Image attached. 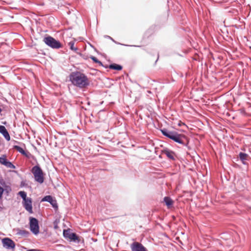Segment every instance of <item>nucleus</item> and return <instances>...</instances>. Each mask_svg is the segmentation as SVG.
Masks as SVG:
<instances>
[{"mask_svg":"<svg viewBox=\"0 0 251 251\" xmlns=\"http://www.w3.org/2000/svg\"><path fill=\"white\" fill-rule=\"evenodd\" d=\"M70 80L74 85L80 88H84L89 84L87 76L80 72L73 73L70 75Z\"/></svg>","mask_w":251,"mask_h":251,"instance_id":"f257e3e1","label":"nucleus"},{"mask_svg":"<svg viewBox=\"0 0 251 251\" xmlns=\"http://www.w3.org/2000/svg\"><path fill=\"white\" fill-rule=\"evenodd\" d=\"M161 132L163 135L179 144L185 145L188 143L187 137L184 134H179L176 131H169L166 129H162Z\"/></svg>","mask_w":251,"mask_h":251,"instance_id":"f03ea898","label":"nucleus"},{"mask_svg":"<svg viewBox=\"0 0 251 251\" xmlns=\"http://www.w3.org/2000/svg\"><path fill=\"white\" fill-rule=\"evenodd\" d=\"M31 172L34 176L35 180L40 184H42L44 181L45 174L39 166H34L31 170Z\"/></svg>","mask_w":251,"mask_h":251,"instance_id":"7ed1b4c3","label":"nucleus"},{"mask_svg":"<svg viewBox=\"0 0 251 251\" xmlns=\"http://www.w3.org/2000/svg\"><path fill=\"white\" fill-rule=\"evenodd\" d=\"M43 41L48 46L53 49H59L62 47L61 44L51 36L45 37Z\"/></svg>","mask_w":251,"mask_h":251,"instance_id":"20e7f679","label":"nucleus"},{"mask_svg":"<svg viewBox=\"0 0 251 251\" xmlns=\"http://www.w3.org/2000/svg\"><path fill=\"white\" fill-rule=\"evenodd\" d=\"M30 229L35 234H38L39 232L38 221L35 218H31L30 219Z\"/></svg>","mask_w":251,"mask_h":251,"instance_id":"39448f33","label":"nucleus"},{"mask_svg":"<svg viewBox=\"0 0 251 251\" xmlns=\"http://www.w3.org/2000/svg\"><path fill=\"white\" fill-rule=\"evenodd\" d=\"M130 247L132 251H148L142 244L137 242L131 244Z\"/></svg>","mask_w":251,"mask_h":251,"instance_id":"423d86ee","label":"nucleus"},{"mask_svg":"<svg viewBox=\"0 0 251 251\" xmlns=\"http://www.w3.org/2000/svg\"><path fill=\"white\" fill-rule=\"evenodd\" d=\"M2 242L4 247L7 249H13L15 248V244L13 240L8 238H5L2 239Z\"/></svg>","mask_w":251,"mask_h":251,"instance_id":"0eeeda50","label":"nucleus"},{"mask_svg":"<svg viewBox=\"0 0 251 251\" xmlns=\"http://www.w3.org/2000/svg\"><path fill=\"white\" fill-rule=\"evenodd\" d=\"M23 205L25 208L29 213H32V200L31 199L28 198L23 201Z\"/></svg>","mask_w":251,"mask_h":251,"instance_id":"6e6552de","label":"nucleus"},{"mask_svg":"<svg viewBox=\"0 0 251 251\" xmlns=\"http://www.w3.org/2000/svg\"><path fill=\"white\" fill-rule=\"evenodd\" d=\"M42 201H47L50 203L53 207L57 208V204L56 201L53 199L52 197L50 196H47L45 197Z\"/></svg>","mask_w":251,"mask_h":251,"instance_id":"1a4fd4ad","label":"nucleus"},{"mask_svg":"<svg viewBox=\"0 0 251 251\" xmlns=\"http://www.w3.org/2000/svg\"><path fill=\"white\" fill-rule=\"evenodd\" d=\"M0 133L3 135L7 141L10 140V136L4 126L0 125Z\"/></svg>","mask_w":251,"mask_h":251,"instance_id":"9d476101","label":"nucleus"},{"mask_svg":"<svg viewBox=\"0 0 251 251\" xmlns=\"http://www.w3.org/2000/svg\"><path fill=\"white\" fill-rule=\"evenodd\" d=\"M163 201L168 208H170L173 207V205L174 204V201L170 197H164L163 199Z\"/></svg>","mask_w":251,"mask_h":251,"instance_id":"9b49d317","label":"nucleus"},{"mask_svg":"<svg viewBox=\"0 0 251 251\" xmlns=\"http://www.w3.org/2000/svg\"><path fill=\"white\" fill-rule=\"evenodd\" d=\"M103 67L105 68H109L110 69L112 70H115L118 71H120L122 69L123 67L122 66L117 64H112L110 65L109 66H108L107 65H105L103 66Z\"/></svg>","mask_w":251,"mask_h":251,"instance_id":"f8f14e48","label":"nucleus"},{"mask_svg":"<svg viewBox=\"0 0 251 251\" xmlns=\"http://www.w3.org/2000/svg\"><path fill=\"white\" fill-rule=\"evenodd\" d=\"M164 153L165 154L168 158L171 159H174L175 154L173 151L168 150H165L164 151Z\"/></svg>","mask_w":251,"mask_h":251,"instance_id":"ddd939ff","label":"nucleus"},{"mask_svg":"<svg viewBox=\"0 0 251 251\" xmlns=\"http://www.w3.org/2000/svg\"><path fill=\"white\" fill-rule=\"evenodd\" d=\"M75 42L74 41H70L68 43V45L69 46L71 50L76 52L77 50L78 49L77 47L75 46Z\"/></svg>","mask_w":251,"mask_h":251,"instance_id":"4468645a","label":"nucleus"},{"mask_svg":"<svg viewBox=\"0 0 251 251\" xmlns=\"http://www.w3.org/2000/svg\"><path fill=\"white\" fill-rule=\"evenodd\" d=\"M13 148L15 150H16L17 151H18L19 152H20L21 153H22V154L23 155H26V152L24 150V149L23 148H22L21 147L18 146H14L13 147Z\"/></svg>","mask_w":251,"mask_h":251,"instance_id":"2eb2a0df","label":"nucleus"},{"mask_svg":"<svg viewBox=\"0 0 251 251\" xmlns=\"http://www.w3.org/2000/svg\"><path fill=\"white\" fill-rule=\"evenodd\" d=\"M90 58L95 63H98L100 65L103 66H104L103 65L101 62L99 61L96 57L92 56L90 57Z\"/></svg>","mask_w":251,"mask_h":251,"instance_id":"dca6fc26","label":"nucleus"},{"mask_svg":"<svg viewBox=\"0 0 251 251\" xmlns=\"http://www.w3.org/2000/svg\"><path fill=\"white\" fill-rule=\"evenodd\" d=\"M18 194L23 198V201L28 198L26 197V193L24 191H20Z\"/></svg>","mask_w":251,"mask_h":251,"instance_id":"f3484780","label":"nucleus"},{"mask_svg":"<svg viewBox=\"0 0 251 251\" xmlns=\"http://www.w3.org/2000/svg\"><path fill=\"white\" fill-rule=\"evenodd\" d=\"M7 168H10V169H14L15 168V166L12 164L10 162L8 161V160L6 161L4 165Z\"/></svg>","mask_w":251,"mask_h":251,"instance_id":"a211bd4d","label":"nucleus"},{"mask_svg":"<svg viewBox=\"0 0 251 251\" xmlns=\"http://www.w3.org/2000/svg\"><path fill=\"white\" fill-rule=\"evenodd\" d=\"M7 168H10V169H14L15 168V166L12 164L10 162L8 161V160L6 161L4 165Z\"/></svg>","mask_w":251,"mask_h":251,"instance_id":"6ab92c4d","label":"nucleus"},{"mask_svg":"<svg viewBox=\"0 0 251 251\" xmlns=\"http://www.w3.org/2000/svg\"><path fill=\"white\" fill-rule=\"evenodd\" d=\"M68 237L70 239L75 241L77 239V237L75 233H69V235L68 236Z\"/></svg>","mask_w":251,"mask_h":251,"instance_id":"aec40b11","label":"nucleus"},{"mask_svg":"<svg viewBox=\"0 0 251 251\" xmlns=\"http://www.w3.org/2000/svg\"><path fill=\"white\" fill-rule=\"evenodd\" d=\"M7 160L5 155H3L1 157H0V163L1 164L4 165Z\"/></svg>","mask_w":251,"mask_h":251,"instance_id":"412c9836","label":"nucleus"},{"mask_svg":"<svg viewBox=\"0 0 251 251\" xmlns=\"http://www.w3.org/2000/svg\"><path fill=\"white\" fill-rule=\"evenodd\" d=\"M239 156H240V159L242 160H246L247 156H248L247 154L242 153V152H241L239 154Z\"/></svg>","mask_w":251,"mask_h":251,"instance_id":"4be33fe9","label":"nucleus"},{"mask_svg":"<svg viewBox=\"0 0 251 251\" xmlns=\"http://www.w3.org/2000/svg\"><path fill=\"white\" fill-rule=\"evenodd\" d=\"M3 191H4V190H3V188L1 187V186H0V199L2 197V195L3 193Z\"/></svg>","mask_w":251,"mask_h":251,"instance_id":"5701e85b","label":"nucleus"},{"mask_svg":"<svg viewBox=\"0 0 251 251\" xmlns=\"http://www.w3.org/2000/svg\"><path fill=\"white\" fill-rule=\"evenodd\" d=\"M69 233H69V232L68 231H67H67H65H65H64V235H65V236L68 237V236L69 235Z\"/></svg>","mask_w":251,"mask_h":251,"instance_id":"b1692460","label":"nucleus"},{"mask_svg":"<svg viewBox=\"0 0 251 251\" xmlns=\"http://www.w3.org/2000/svg\"><path fill=\"white\" fill-rule=\"evenodd\" d=\"M178 126H181V125H184V123H181V122H179V123H178Z\"/></svg>","mask_w":251,"mask_h":251,"instance_id":"393cba45","label":"nucleus"}]
</instances>
